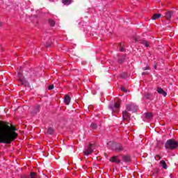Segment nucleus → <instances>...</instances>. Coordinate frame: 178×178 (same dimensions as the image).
Returning <instances> with one entry per match:
<instances>
[{
	"label": "nucleus",
	"mask_w": 178,
	"mask_h": 178,
	"mask_svg": "<svg viewBox=\"0 0 178 178\" xmlns=\"http://www.w3.org/2000/svg\"><path fill=\"white\" fill-rule=\"evenodd\" d=\"M15 131L16 127L0 120V144H11L12 141H15L19 136Z\"/></svg>",
	"instance_id": "nucleus-1"
},
{
	"label": "nucleus",
	"mask_w": 178,
	"mask_h": 178,
	"mask_svg": "<svg viewBox=\"0 0 178 178\" xmlns=\"http://www.w3.org/2000/svg\"><path fill=\"white\" fill-rule=\"evenodd\" d=\"M165 149H176L178 148V142L173 138L169 139L165 143Z\"/></svg>",
	"instance_id": "nucleus-2"
},
{
	"label": "nucleus",
	"mask_w": 178,
	"mask_h": 178,
	"mask_svg": "<svg viewBox=\"0 0 178 178\" xmlns=\"http://www.w3.org/2000/svg\"><path fill=\"white\" fill-rule=\"evenodd\" d=\"M120 104H122V100L118 99V101L114 103V104L109 106V108L111 111H112L113 113L118 115V113L120 112Z\"/></svg>",
	"instance_id": "nucleus-3"
},
{
	"label": "nucleus",
	"mask_w": 178,
	"mask_h": 178,
	"mask_svg": "<svg viewBox=\"0 0 178 178\" xmlns=\"http://www.w3.org/2000/svg\"><path fill=\"white\" fill-rule=\"evenodd\" d=\"M112 149L115 151V152H122L123 151V145L120 143H113L112 146Z\"/></svg>",
	"instance_id": "nucleus-4"
},
{
	"label": "nucleus",
	"mask_w": 178,
	"mask_h": 178,
	"mask_svg": "<svg viewBox=\"0 0 178 178\" xmlns=\"http://www.w3.org/2000/svg\"><path fill=\"white\" fill-rule=\"evenodd\" d=\"M92 144L90 143L88 146L85 148L83 151V155L88 156V155H91L92 152H94V149H92Z\"/></svg>",
	"instance_id": "nucleus-5"
},
{
	"label": "nucleus",
	"mask_w": 178,
	"mask_h": 178,
	"mask_svg": "<svg viewBox=\"0 0 178 178\" xmlns=\"http://www.w3.org/2000/svg\"><path fill=\"white\" fill-rule=\"evenodd\" d=\"M138 107L134 103H131L127 105V111L129 112H137Z\"/></svg>",
	"instance_id": "nucleus-6"
},
{
	"label": "nucleus",
	"mask_w": 178,
	"mask_h": 178,
	"mask_svg": "<svg viewBox=\"0 0 178 178\" xmlns=\"http://www.w3.org/2000/svg\"><path fill=\"white\" fill-rule=\"evenodd\" d=\"M122 118L124 120L129 122H130L131 115L127 112V110H125L122 112Z\"/></svg>",
	"instance_id": "nucleus-7"
},
{
	"label": "nucleus",
	"mask_w": 178,
	"mask_h": 178,
	"mask_svg": "<svg viewBox=\"0 0 178 178\" xmlns=\"http://www.w3.org/2000/svg\"><path fill=\"white\" fill-rule=\"evenodd\" d=\"M109 161L113 163H117L118 165L121 162L120 159H119V156H113L109 159Z\"/></svg>",
	"instance_id": "nucleus-8"
},
{
	"label": "nucleus",
	"mask_w": 178,
	"mask_h": 178,
	"mask_svg": "<svg viewBox=\"0 0 178 178\" xmlns=\"http://www.w3.org/2000/svg\"><path fill=\"white\" fill-rule=\"evenodd\" d=\"M122 161L125 163H129L131 162V156L129 154H125L122 156Z\"/></svg>",
	"instance_id": "nucleus-9"
},
{
	"label": "nucleus",
	"mask_w": 178,
	"mask_h": 178,
	"mask_svg": "<svg viewBox=\"0 0 178 178\" xmlns=\"http://www.w3.org/2000/svg\"><path fill=\"white\" fill-rule=\"evenodd\" d=\"M18 77L19 78V81L22 84H27V82L26 81V79L23 78V74L22 73V71L18 72Z\"/></svg>",
	"instance_id": "nucleus-10"
},
{
	"label": "nucleus",
	"mask_w": 178,
	"mask_h": 178,
	"mask_svg": "<svg viewBox=\"0 0 178 178\" xmlns=\"http://www.w3.org/2000/svg\"><path fill=\"white\" fill-rule=\"evenodd\" d=\"M71 99H72L70 98V96L69 95H65L64 97V102L65 105H69V104H70Z\"/></svg>",
	"instance_id": "nucleus-11"
},
{
	"label": "nucleus",
	"mask_w": 178,
	"mask_h": 178,
	"mask_svg": "<svg viewBox=\"0 0 178 178\" xmlns=\"http://www.w3.org/2000/svg\"><path fill=\"white\" fill-rule=\"evenodd\" d=\"M157 92L159 94H161L164 97H166V95H168V93H166V92H165V90H163L162 88H157Z\"/></svg>",
	"instance_id": "nucleus-12"
},
{
	"label": "nucleus",
	"mask_w": 178,
	"mask_h": 178,
	"mask_svg": "<svg viewBox=\"0 0 178 178\" xmlns=\"http://www.w3.org/2000/svg\"><path fill=\"white\" fill-rule=\"evenodd\" d=\"M160 165L162 166L163 169H168V165L166 164V162L163 160H161L160 161Z\"/></svg>",
	"instance_id": "nucleus-13"
},
{
	"label": "nucleus",
	"mask_w": 178,
	"mask_h": 178,
	"mask_svg": "<svg viewBox=\"0 0 178 178\" xmlns=\"http://www.w3.org/2000/svg\"><path fill=\"white\" fill-rule=\"evenodd\" d=\"M165 17L167 20H170V19L172 18V12L168 11L165 13Z\"/></svg>",
	"instance_id": "nucleus-14"
},
{
	"label": "nucleus",
	"mask_w": 178,
	"mask_h": 178,
	"mask_svg": "<svg viewBox=\"0 0 178 178\" xmlns=\"http://www.w3.org/2000/svg\"><path fill=\"white\" fill-rule=\"evenodd\" d=\"M90 129L92 130H97V129H98V125L96 123L92 122L90 124Z\"/></svg>",
	"instance_id": "nucleus-15"
},
{
	"label": "nucleus",
	"mask_w": 178,
	"mask_h": 178,
	"mask_svg": "<svg viewBox=\"0 0 178 178\" xmlns=\"http://www.w3.org/2000/svg\"><path fill=\"white\" fill-rule=\"evenodd\" d=\"M125 59H126V56H122L121 57L119 58L118 63L120 64H122L123 63V62H124Z\"/></svg>",
	"instance_id": "nucleus-16"
},
{
	"label": "nucleus",
	"mask_w": 178,
	"mask_h": 178,
	"mask_svg": "<svg viewBox=\"0 0 178 178\" xmlns=\"http://www.w3.org/2000/svg\"><path fill=\"white\" fill-rule=\"evenodd\" d=\"M140 44H143V45L145 46L146 47H149V42L147 40H141Z\"/></svg>",
	"instance_id": "nucleus-17"
},
{
	"label": "nucleus",
	"mask_w": 178,
	"mask_h": 178,
	"mask_svg": "<svg viewBox=\"0 0 178 178\" xmlns=\"http://www.w3.org/2000/svg\"><path fill=\"white\" fill-rule=\"evenodd\" d=\"M30 178H38V175L36 172H32L30 174Z\"/></svg>",
	"instance_id": "nucleus-18"
},
{
	"label": "nucleus",
	"mask_w": 178,
	"mask_h": 178,
	"mask_svg": "<svg viewBox=\"0 0 178 178\" xmlns=\"http://www.w3.org/2000/svg\"><path fill=\"white\" fill-rule=\"evenodd\" d=\"M159 17H161V14H154L152 19L153 20H156V19H159Z\"/></svg>",
	"instance_id": "nucleus-19"
},
{
	"label": "nucleus",
	"mask_w": 178,
	"mask_h": 178,
	"mask_svg": "<svg viewBox=\"0 0 178 178\" xmlns=\"http://www.w3.org/2000/svg\"><path fill=\"white\" fill-rule=\"evenodd\" d=\"M54 133H55V131L53 129L52 127L48 128V129H47V134L52 135V134H54Z\"/></svg>",
	"instance_id": "nucleus-20"
},
{
	"label": "nucleus",
	"mask_w": 178,
	"mask_h": 178,
	"mask_svg": "<svg viewBox=\"0 0 178 178\" xmlns=\"http://www.w3.org/2000/svg\"><path fill=\"white\" fill-rule=\"evenodd\" d=\"M62 3L64 5H70L72 3V0H63Z\"/></svg>",
	"instance_id": "nucleus-21"
},
{
	"label": "nucleus",
	"mask_w": 178,
	"mask_h": 178,
	"mask_svg": "<svg viewBox=\"0 0 178 178\" xmlns=\"http://www.w3.org/2000/svg\"><path fill=\"white\" fill-rule=\"evenodd\" d=\"M49 24L51 27H54L55 26V21L54 19H49Z\"/></svg>",
	"instance_id": "nucleus-22"
},
{
	"label": "nucleus",
	"mask_w": 178,
	"mask_h": 178,
	"mask_svg": "<svg viewBox=\"0 0 178 178\" xmlns=\"http://www.w3.org/2000/svg\"><path fill=\"white\" fill-rule=\"evenodd\" d=\"M146 99H152V94L147 93L145 95Z\"/></svg>",
	"instance_id": "nucleus-23"
},
{
	"label": "nucleus",
	"mask_w": 178,
	"mask_h": 178,
	"mask_svg": "<svg viewBox=\"0 0 178 178\" xmlns=\"http://www.w3.org/2000/svg\"><path fill=\"white\" fill-rule=\"evenodd\" d=\"M146 119H151L152 118V113H146L145 114Z\"/></svg>",
	"instance_id": "nucleus-24"
},
{
	"label": "nucleus",
	"mask_w": 178,
	"mask_h": 178,
	"mask_svg": "<svg viewBox=\"0 0 178 178\" xmlns=\"http://www.w3.org/2000/svg\"><path fill=\"white\" fill-rule=\"evenodd\" d=\"M161 157L159 155H156V156H155L156 161H159L161 159Z\"/></svg>",
	"instance_id": "nucleus-25"
},
{
	"label": "nucleus",
	"mask_w": 178,
	"mask_h": 178,
	"mask_svg": "<svg viewBox=\"0 0 178 178\" xmlns=\"http://www.w3.org/2000/svg\"><path fill=\"white\" fill-rule=\"evenodd\" d=\"M48 90H54V85H49L48 87Z\"/></svg>",
	"instance_id": "nucleus-26"
},
{
	"label": "nucleus",
	"mask_w": 178,
	"mask_h": 178,
	"mask_svg": "<svg viewBox=\"0 0 178 178\" xmlns=\"http://www.w3.org/2000/svg\"><path fill=\"white\" fill-rule=\"evenodd\" d=\"M149 66H146L145 67L143 68V70H149Z\"/></svg>",
	"instance_id": "nucleus-27"
},
{
	"label": "nucleus",
	"mask_w": 178,
	"mask_h": 178,
	"mask_svg": "<svg viewBox=\"0 0 178 178\" xmlns=\"http://www.w3.org/2000/svg\"><path fill=\"white\" fill-rule=\"evenodd\" d=\"M121 90L124 92H127V90H126V88L124 87H122Z\"/></svg>",
	"instance_id": "nucleus-28"
},
{
	"label": "nucleus",
	"mask_w": 178,
	"mask_h": 178,
	"mask_svg": "<svg viewBox=\"0 0 178 178\" xmlns=\"http://www.w3.org/2000/svg\"><path fill=\"white\" fill-rule=\"evenodd\" d=\"M120 51L121 52H124V47H121L120 49Z\"/></svg>",
	"instance_id": "nucleus-29"
},
{
	"label": "nucleus",
	"mask_w": 178,
	"mask_h": 178,
	"mask_svg": "<svg viewBox=\"0 0 178 178\" xmlns=\"http://www.w3.org/2000/svg\"><path fill=\"white\" fill-rule=\"evenodd\" d=\"M22 178H30V177H29L27 175H22Z\"/></svg>",
	"instance_id": "nucleus-30"
},
{
	"label": "nucleus",
	"mask_w": 178,
	"mask_h": 178,
	"mask_svg": "<svg viewBox=\"0 0 178 178\" xmlns=\"http://www.w3.org/2000/svg\"><path fill=\"white\" fill-rule=\"evenodd\" d=\"M159 144H161V145H163V142L162 141L158 142V145H159Z\"/></svg>",
	"instance_id": "nucleus-31"
},
{
	"label": "nucleus",
	"mask_w": 178,
	"mask_h": 178,
	"mask_svg": "<svg viewBox=\"0 0 178 178\" xmlns=\"http://www.w3.org/2000/svg\"><path fill=\"white\" fill-rule=\"evenodd\" d=\"M142 74H143V76H144V75L147 74V73L146 72H143Z\"/></svg>",
	"instance_id": "nucleus-32"
},
{
	"label": "nucleus",
	"mask_w": 178,
	"mask_h": 178,
	"mask_svg": "<svg viewBox=\"0 0 178 178\" xmlns=\"http://www.w3.org/2000/svg\"><path fill=\"white\" fill-rule=\"evenodd\" d=\"M135 41H138V38H136Z\"/></svg>",
	"instance_id": "nucleus-33"
},
{
	"label": "nucleus",
	"mask_w": 178,
	"mask_h": 178,
	"mask_svg": "<svg viewBox=\"0 0 178 178\" xmlns=\"http://www.w3.org/2000/svg\"><path fill=\"white\" fill-rule=\"evenodd\" d=\"M154 69H155V70H156V69H157L156 65H154Z\"/></svg>",
	"instance_id": "nucleus-34"
},
{
	"label": "nucleus",
	"mask_w": 178,
	"mask_h": 178,
	"mask_svg": "<svg viewBox=\"0 0 178 178\" xmlns=\"http://www.w3.org/2000/svg\"><path fill=\"white\" fill-rule=\"evenodd\" d=\"M119 46H120V47H122V43H119Z\"/></svg>",
	"instance_id": "nucleus-35"
},
{
	"label": "nucleus",
	"mask_w": 178,
	"mask_h": 178,
	"mask_svg": "<svg viewBox=\"0 0 178 178\" xmlns=\"http://www.w3.org/2000/svg\"><path fill=\"white\" fill-rule=\"evenodd\" d=\"M2 26V22H0V26Z\"/></svg>",
	"instance_id": "nucleus-36"
},
{
	"label": "nucleus",
	"mask_w": 178,
	"mask_h": 178,
	"mask_svg": "<svg viewBox=\"0 0 178 178\" xmlns=\"http://www.w3.org/2000/svg\"><path fill=\"white\" fill-rule=\"evenodd\" d=\"M38 108H40V106H38Z\"/></svg>",
	"instance_id": "nucleus-37"
}]
</instances>
